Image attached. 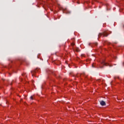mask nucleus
I'll list each match as a JSON object with an SVG mask.
<instances>
[{
    "mask_svg": "<svg viewBox=\"0 0 124 124\" xmlns=\"http://www.w3.org/2000/svg\"><path fill=\"white\" fill-rule=\"evenodd\" d=\"M114 79H116V78H118V77H114Z\"/></svg>",
    "mask_w": 124,
    "mask_h": 124,
    "instance_id": "nucleus-8",
    "label": "nucleus"
},
{
    "mask_svg": "<svg viewBox=\"0 0 124 124\" xmlns=\"http://www.w3.org/2000/svg\"><path fill=\"white\" fill-rule=\"evenodd\" d=\"M22 76H25V75L23 74V75H22Z\"/></svg>",
    "mask_w": 124,
    "mask_h": 124,
    "instance_id": "nucleus-10",
    "label": "nucleus"
},
{
    "mask_svg": "<svg viewBox=\"0 0 124 124\" xmlns=\"http://www.w3.org/2000/svg\"><path fill=\"white\" fill-rule=\"evenodd\" d=\"M30 99H31V100H33V97L32 96H31L30 97Z\"/></svg>",
    "mask_w": 124,
    "mask_h": 124,
    "instance_id": "nucleus-5",
    "label": "nucleus"
},
{
    "mask_svg": "<svg viewBox=\"0 0 124 124\" xmlns=\"http://www.w3.org/2000/svg\"><path fill=\"white\" fill-rule=\"evenodd\" d=\"M102 64H103V65H107L105 62H103Z\"/></svg>",
    "mask_w": 124,
    "mask_h": 124,
    "instance_id": "nucleus-6",
    "label": "nucleus"
},
{
    "mask_svg": "<svg viewBox=\"0 0 124 124\" xmlns=\"http://www.w3.org/2000/svg\"><path fill=\"white\" fill-rule=\"evenodd\" d=\"M74 50L76 51V52H80V50H79V48H74Z\"/></svg>",
    "mask_w": 124,
    "mask_h": 124,
    "instance_id": "nucleus-4",
    "label": "nucleus"
},
{
    "mask_svg": "<svg viewBox=\"0 0 124 124\" xmlns=\"http://www.w3.org/2000/svg\"><path fill=\"white\" fill-rule=\"evenodd\" d=\"M36 71H37V69L36 70H35V71H31V73L32 76H33V74H34V73H35L36 72Z\"/></svg>",
    "mask_w": 124,
    "mask_h": 124,
    "instance_id": "nucleus-3",
    "label": "nucleus"
},
{
    "mask_svg": "<svg viewBox=\"0 0 124 124\" xmlns=\"http://www.w3.org/2000/svg\"><path fill=\"white\" fill-rule=\"evenodd\" d=\"M92 66H93V67H94V66L93 65V64L92 65Z\"/></svg>",
    "mask_w": 124,
    "mask_h": 124,
    "instance_id": "nucleus-9",
    "label": "nucleus"
},
{
    "mask_svg": "<svg viewBox=\"0 0 124 124\" xmlns=\"http://www.w3.org/2000/svg\"><path fill=\"white\" fill-rule=\"evenodd\" d=\"M71 45H72V46H74V45H75V44L74 43H72L71 44Z\"/></svg>",
    "mask_w": 124,
    "mask_h": 124,
    "instance_id": "nucleus-7",
    "label": "nucleus"
},
{
    "mask_svg": "<svg viewBox=\"0 0 124 124\" xmlns=\"http://www.w3.org/2000/svg\"><path fill=\"white\" fill-rule=\"evenodd\" d=\"M101 36H108V34L106 32L103 33H99L98 34V37H101Z\"/></svg>",
    "mask_w": 124,
    "mask_h": 124,
    "instance_id": "nucleus-1",
    "label": "nucleus"
},
{
    "mask_svg": "<svg viewBox=\"0 0 124 124\" xmlns=\"http://www.w3.org/2000/svg\"><path fill=\"white\" fill-rule=\"evenodd\" d=\"M100 105L102 106H105L106 105V103L105 102V101H101L100 102Z\"/></svg>",
    "mask_w": 124,
    "mask_h": 124,
    "instance_id": "nucleus-2",
    "label": "nucleus"
},
{
    "mask_svg": "<svg viewBox=\"0 0 124 124\" xmlns=\"http://www.w3.org/2000/svg\"><path fill=\"white\" fill-rule=\"evenodd\" d=\"M95 45H97V43H96Z\"/></svg>",
    "mask_w": 124,
    "mask_h": 124,
    "instance_id": "nucleus-11",
    "label": "nucleus"
}]
</instances>
